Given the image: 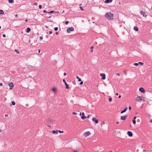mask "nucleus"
Masks as SVG:
<instances>
[{"label":"nucleus","mask_w":152,"mask_h":152,"mask_svg":"<svg viewBox=\"0 0 152 152\" xmlns=\"http://www.w3.org/2000/svg\"><path fill=\"white\" fill-rule=\"evenodd\" d=\"M105 16L108 19L112 20L113 19V15L110 12H107L105 14Z\"/></svg>","instance_id":"nucleus-1"},{"label":"nucleus","mask_w":152,"mask_h":152,"mask_svg":"<svg viewBox=\"0 0 152 152\" xmlns=\"http://www.w3.org/2000/svg\"><path fill=\"white\" fill-rule=\"evenodd\" d=\"M135 100L136 101L139 102H141L142 101H144V98L142 96H137Z\"/></svg>","instance_id":"nucleus-2"},{"label":"nucleus","mask_w":152,"mask_h":152,"mask_svg":"<svg viewBox=\"0 0 152 152\" xmlns=\"http://www.w3.org/2000/svg\"><path fill=\"white\" fill-rule=\"evenodd\" d=\"M74 30V28L72 27H69L67 30V31L68 33H70L71 31H73Z\"/></svg>","instance_id":"nucleus-3"},{"label":"nucleus","mask_w":152,"mask_h":152,"mask_svg":"<svg viewBox=\"0 0 152 152\" xmlns=\"http://www.w3.org/2000/svg\"><path fill=\"white\" fill-rule=\"evenodd\" d=\"M91 134V133L90 132L88 131L85 132L83 134V136L85 137H86Z\"/></svg>","instance_id":"nucleus-4"},{"label":"nucleus","mask_w":152,"mask_h":152,"mask_svg":"<svg viewBox=\"0 0 152 152\" xmlns=\"http://www.w3.org/2000/svg\"><path fill=\"white\" fill-rule=\"evenodd\" d=\"M63 81L64 82V83H65V85L66 86V88L67 89H68L69 88V87L68 86V84L66 82L65 80L64 79L63 80Z\"/></svg>","instance_id":"nucleus-5"},{"label":"nucleus","mask_w":152,"mask_h":152,"mask_svg":"<svg viewBox=\"0 0 152 152\" xmlns=\"http://www.w3.org/2000/svg\"><path fill=\"white\" fill-rule=\"evenodd\" d=\"M9 86H10V89L11 90L12 88L14 87V85L12 83H9Z\"/></svg>","instance_id":"nucleus-6"},{"label":"nucleus","mask_w":152,"mask_h":152,"mask_svg":"<svg viewBox=\"0 0 152 152\" xmlns=\"http://www.w3.org/2000/svg\"><path fill=\"white\" fill-rule=\"evenodd\" d=\"M100 75L102 77V79L104 80L105 79V75L104 74H101Z\"/></svg>","instance_id":"nucleus-7"},{"label":"nucleus","mask_w":152,"mask_h":152,"mask_svg":"<svg viewBox=\"0 0 152 152\" xmlns=\"http://www.w3.org/2000/svg\"><path fill=\"white\" fill-rule=\"evenodd\" d=\"M92 121H94L95 122V123H96V124H97L98 123V120H97L96 118H93L92 119Z\"/></svg>","instance_id":"nucleus-8"},{"label":"nucleus","mask_w":152,"mask_h":152,"mask_svg":"<svg viewBox=\"0 0 152 152\" xmlns=\"http://www.w3.org/2000/svg\"><path fill=\"white\" fill-rule=\"evenodd\" d=\"M127 117V115H126L125 116H121V119L122 120H124Z\"/></svg>","instance_id":"nucleus-9"},{"label":"nucleus","mask_w":152,"mask_h":152,"mask_svg":"<svg viewBox=\"0 0 152 152\" xmlns=\"http://www.w3.org/2000/svg\"><path fill=\"white\" fill-rule=\"evenodd\" d=\"M140 13L141 15H142L143 17H146L147 16V15L145 14V12L143 11H141L140 12Z\"/></svg>","instance_id":"nucleus-10"},{"label":"nucleus","mask_w":152,"mask_h":152,"mask_svg":"<svg viewBox=\"0 0 152 152\" xmlns=\"http://www.w3.org/2000/svg\"><path fill=\"white\" fill-rule=\"evenodd\" d=\"M127 134L130 137H131L132 136V135H133L132 133V132H131L130 131H128L127 132Z\"/></svg>","instance_id":"nucleus-11"},{"label":"nucleus","mask_w":152,"mask_h":152,"mask_svg":"<svg viewBox=\"0 0 152 152\" xmlns=\"http://www.w3.org/2000/svg\"><path fill=\"white\" fill-rule=\"evenodd\" d=\"M139 91H140V92H142V93H145V90H144V89L143 88H141H141H139Z\"/></svg>","instance_id":"nucleus-12"},{"label":"nucleus","mask_w":152,"mask_h":152,"mask_svg":"<svg viewBox=\"0 0 152 152\" xmlns=\"http://www.w3.org/2000/svg\"><path fill=\"white\" fill-rule=\"evenodd\" d=\"M127 108H126H126H124L123 110L121 112V114H122V113H124L127 110Z\"/></svg>","instance_id":"nucleus-13"},{"label":"nucleus","mask_w":152,"mask_h":152,"mask_svg":"<svg viewBox=\"0 0 152 152\" xmlns=\"http://www.w3.org/2000/svg\"><path fill=\"white\" fill-rule=\"evenodd\" d=\"M26 33H29L31 31V28H30L28 27L26 29Z\"/></svg>","instance_id":"nucleus-14"},{"label":"nucleus","mask_w":152,"mask_h":152,"mask_svg":"<svg viewBox=\"0 0 152 152\" xmlns=\"http://www.w3.org/2000/svg\"><path fill=\"white\" fill-rule=\"evenodd\" d=\"M82 116H81V118L82 119H84L85 118V115L83 113H82Z\"/></svg>","instance_id":"nucleus-15"},{"label":"nucleus","mask_w":152,"mask_h":152,"mask_svg":"<svg viewBox=\"0 0 152 152\" xmlns=\"http://www.w3.org/2000/svg\"><path fill=\"white\" fill-rule=\"evenodd\" d=\"M134 29L136 31H137L138 30V28L137 26H134Z\"/></svg>","instance_id":"nucleus-16"},{"label":"nucleus","mask_w":152,"mask_h":152,"mask_svg":"<svg viewBox=\"0 0 152 152\" xmlns=\"http://www.w3.org/2000/svg\"><path fill=\"white\" fill-rule=\"evenodd\" d=\"M8 2L10 3H12L14 2V0H8Z\"/></svg>","instance_id":"nucleus-17"},{"label":"nucleus","mask_w":152,"mask_h":152,"mask_svg":"<svg viewBox=\"0 0 152 152\" xmlns=\"http://www.w3.org/2000/svg\"><path fill=\"white\" fill-rule=\"evenodd\" d=\"M4 14V11L1 10H0V14Z\"/></svg>","instance_id":"nucleus-18"},{"label":"nucleus","mask_w":152,"mask_h":152,"mask_svg":"<svg viewBox=\"0 0 152 152\" xmlns=\"http://www.w3.org/2000/svg\"><path fill=\"white\" fill-rule=\"evenodd\" d=\"M52 133L53 134H55V133H57L58 131L57 130H56V131L53 130L52 131Z\"/></svg>","instance_id":"nucleus-19"},{"label":"nucleus","mask_w":152,"mask_h":152,"mask_svg":"<svg viewBox=\"0 0 152 152\" xmlns=\"http://www.w3.org/2000/svg\"><path fill=\"white\" fill-rule=\"evenodd\" d=\"M76 78L78 79V81H81V79L79 78L78 76H76Z\"/></svg>","instance_id":"nucleus-20"},{"label":"nucleus","mask_w":152,"mask_h":152,"mask_svg":"<svg viewBox=\"0 0 152 152\" xmlns=\"http://www.w3.org/2000/svg\"><path fill=\"white\" fill-rule=\"evenodd\" d=\"M15 51L17 54H19L20 53L16 49L15 50Z\"/></svg>","instance_id":"nucleus-21"},{"label":"nucleus","mask_w":152,"mask_h":152,"mask_svg":"<svg viewBox=\"0 0 152 152\" xmlns=\"http://www.w3.org/2000/svg\"><path fill=\"white\" fill-rule=\"evenodd\" d=\"M55 12V11H51L50 12H48V13H53Z\"/></svg>","instance_id":"nucleus-22"},{"label":"nucleus","mask_w":152,"mask_h":152,"mask_svg":"<svg viewBox=\"0 0 152 152\" xmlns=\"http://www.w3.org/2000/svg\"><path fill=\"white\" fill-rule=\"evenodd\" d=\"M105 3H108L109 2V0H106L105 1Z\"/></svg>","instance_id":"nucleus-23"},{"label":"nucleus","mask_w":152,"mask_h":152,"mask_svg":"<svg viewBox=\"0 0 152 152\" xmlns=\"http://www.w3.org/2000/svg\"><path fill=\"white\" fill-rule=\"evenodd\" d=\"M12 105H15V102H14V101H12Z\"/></svg>","instance_id":"nucleus-24"},{"label":"nucleus","mask_w":152,"mask_h":152,"mask_svg":"<svg viewBox=\"0 0 152 152\" xmlns=\"http://www.w3.org/2000/svg\"><path fill=\"white\" fill-rule=\"evenodd\" d=\"M108 100L110 102H111L112 101V98L111 97L109 98L108 99Z\"/></svg>","instance_id":"nucleus-25"},{"label":"nucleus","mask_w":152,"mask_h":152,"mask_svg":"<svg viewBox=\"0 0 152 152\" xmlns=\"http://www.w3.org/2000/svg\"><path fill=\"white\" fill-rule=\"evenodd\" d=\"M133 123L134 124H135L136 123V121L135 120H133L132 121Z\"/></svg>","instance_id":"nucleus-26"},{"label":"nucleus","mask_w":152,"mask_h":152,"mask_svg":"<svg viewBox=\"0 0 152 152\" xmlns=\"http://www.w3.org/2000/svg\"><path fill=\"white\" fill-rule=\"evenodd\" d=\"M54 30L55 31H57L58 30V28L57 27H55L54 28Z\"/></svg>","instance_id":"nucleus-27"},{"label":"nucleus","mask_w":152,"mask_h":152,"mask_svg":"<svg viewBox=\"0 0 152 152\" xmlns=\"http://www.w3.org/2000/svg\"><path fill=\"white\" fill-rule=\"evenodd\" d=\"M52 91L54 92L56 90V89L54 88H52Z\"/></svg>","instance_id":"nucleus-28"},{"label":"nucleus","mask_w":152,"mask_h":152,"mask_svg":"<svg viewBox=\"0 0 152 152\" xmlns=\"http://www.w3.org/2000/svg\"><path fill=\"white\" fill-rule=\"evenodd\" d=\"M89 118V115H88L87 116H86L85 117V118Z\"/></svg>","instance_id":"nucleus-29"},{"label":"nucleus","mask_w":152,"mask_h":152,"mask_svg":"<svg viewBox=\"0 0 152 152\" xmlns=\"http://www.w3.org/2000/svg\"><path fill=\"white\" fill-rule=\"evenodd\" d=\"M134 65H135V66H137L138 65V63H135L134 64Z\"/></svg>","instance_id":"nucleus-30"},{"label":"nucleus","mask_w":152,"mask_h":152,"mask_svg":"<svg viewBox=\"0 0 152 152\" xmlns=\"http://www.w3.org/2000/svg\"><path fill=\"white\" fill-rule=\"evenodd\" d=\"M80 9L81 10H82V11H83L84 10L83 9V7H80Z\"/></svg>","instance_id":"nucleus-31"},{"label":"nucleus","mask_w":152,"mask_h":152,"mask_svg":"<svg viewBox=\"0 0 152 152\" xmlns=\"http://www.w3.org/2000/svg\"><path fill=\"white\" fill-rule=\"evenodd\" d=\"M69 23V22L68 21H66L65 22V24L66 25H67Z\"/></svg>","instance_id":"nucleus-32"},{"label":"nucleus","mask_w":152,"mask_h":152,"mask_svg":"<svg viewBox=\"0 0 152 152\" xmlns=\"http://www.w3.org/2000/svg\"><path fill=\"white\" fill-rule=\"evenodd\" d=\"M138 64H141V65H142L143 64V63L142 62H139L138 63Z\"/></svg>","instance_id":"nucleus-33"},{"label":"nucleus","mask_w":152,"mask_h":152,"mask_svg":"<svg viewBox=\"0 0 152 152\" xmlns=\"http://www.w3.org/2000/svg\"><path fill=\"white\" fill-rule=\"evenodd\" d=\"M58 132L59 133H63L64 132L63 131H60V130H59L58 131Z\"/></svg>","instance_id":"nucleus-34"},{"label":"nucleus","mask_w":152,"mask_h":152,"mask_svg":"<svg viewBox=\"0 0 152 152\" xmlns=\"http://www.w3.org/2000/svg\"><path fill=\"white\" fill-rule=\"evenodd\" d=\"M43 38L42 37H39V39H40V40H42V39Z\"/></svg>","instance_id":"nucleus-35"},{"label":"nucleus","mask_w":152,"mask_h":152,"mask_svg":"<svg viewBox=\"0 0 152 152\" xmlns=\"http://www.w3.org/2000/svg\"><path fill=\"white\" fill-rule=\"evenodd\" d=\"M73 152H79V151L77 150H74Z\"/></svg>","instance_id":"nucleus-36"},{"label":"nucleus","mask_w":152,"mask_h":152,"mask_svg":"<svg viewBox=\"0 0 152 152\" xmlns=\"http://www.w3.org/2000/svg\"><path fill=\"white\" fill-rule=\"evenodd\" d=\"M81 82L80 83V84L81 85L83 84V82L82 81H81Z\"/></svg>","instance_id":"nucleus-37"},{"label":"nucleus","mask_w":152,"mask_h":152,"mask_svg":"<svg viewBox=\"0 0 152 152\" xmlns=\"http://www.w3.org/2000/svg\"><path fill=\"white\" fill-rule=\"evenodd\" d=\"M42 7V6L41 5H39V9H41Z\"/></svg>","instance_id":"nucleus-38"},{"label":"nucleus","mask_w":152,"mask_h":152,"mask_svg":"<svg viewBox=\"0 0 152 152\" xmlns=\"http://www.w3.org/2000/svg\"><path fill=\"white\" fill-rule=\"evenodd\" d=\"M43 12L44 13H48V12H47V11L46 10H44L43 11Z\"/></svg>","instance_id":"nucleus-39"},{"label":"nucleus","mask_w":152,"mask_h":152,"mask_svg":"<svg viewBox=\"0 0 152 152\" xmlns=\"http://www.w3.org/2000/svg\"><path fill=\"white\" fill-rule=\"evenodd\" d=\"M35 5L37 6V3L35 2L34 4Z\"/></svg>","instance_id":"nucleus-40"},{"label":"nucleus","mask_w":152,"mask_h":152,"mask_svg":"<svg viewBox=\"0 0 152 152\" xmlns=\"http://www.w3.org/2000/svg\"><path fill=\"white\" fill-rule=\"evenodd\" d=\"M90 49H92L94 48V47L93 46H91L90 48Z\"/></svg>","instance_id":"nucleus-41"},{"label":"nucleus","mask_w":152,"mask_h":152,"mask_svg":"<svg viewBox=\"0 0 152 152\" xmlns=\"http://www.w3.org/2000/svg\"><path fill=\"white\" fill-rule=\"evenodd\" d=\"M116 75L118 76H120V75L118 73H117L116 74Z\"/></svg>","instance_id":"nucleus-42"},{"label":"nucleus","mask_w":152,"mask_h":152,"mask_svg":"<svg viewBox=\"0 0 152 152\" xmlns=\"http://www.w3.org/2000/svg\"><path fill=\"white\" fill-rule=\"evenodd\" d=\"M49 33L50 34H52V32L51 31H49Z\"/></svg>","instance_id":"nucleus-43"},{"label":"nucleus","mask_w":152,"mask_h":152,"mask_svg":"<svg viewBox=\"0 0 152 152\" xmlns=\"http://www.w3.org/2000/svg\"><path fill=\"white\" fill-rule=\"evenodd\" d=\"M129 110H130L131 109V107L129 106Z\"/></svg>","instance_id":"nucleus-44"},{"label":"nucleus","mask_w":152,"mask_h":152,"mask_svg":"<svg viewBox=\"0 0 152 152\" xmlns=\"http://www.w3.org/2000/svg\"><path fill=\"white\" fill-rule=\"evenodd\" d=\"M64 76H66V73L65 72V73H64Z\"/></svg>","instance_id":"nucleus-45"},{"label":"nucleus","mask_w":152,"mask_h":152,"mask_svg":"<svg viewBox=\"0 0 152 152\" xmlns=\"http://www.w3.org/2000/svg\"><path fill=\"white\" fill-rule=\"evenodd\" d=\"M26 106L27 107H28V104H26Z\"/></svg>","instance_id":"nucleus-46"},{"label":"nucleus","mask_w":152,"mask_h":152,"mask_svg":"<svg viewBox=\"0 0 152 152\" xmlns=\"http://www.w3.org/2000/svg\"><path fill=\"white\" fill-rule=\"evenodd\" d=\"M3 37H6V35L5 34H4L3 35Z\"/></svg>","instance_id":"nucleus-47"},{"label":"nucleus","mask_w":152,"mask_h":152,"mask_svg":"<svg viewBox=\"0 0 152 152\" xmlns=\"http://www.w3.org/2000/svg\"><path fill=\"white\" fill-rule=\"evenodd\" d=\"M3 85V84L2 83H0V86H2Z\"/></svg>","instance_id":"nucleus-48"},{"label":"nucleus","mask_w":152,"mask_h":152,"mask_svg":"<svg viewBox=\"0 0 152 152\" xmlns=\"http://www.w3.org/2000/svg\"><path fill=\"white\" fill-rule=\"evenodd\" d=\"M76 114V113H75V112H73L72 113V114H73V115H75Z\"/></svg>","instance_id":"nucleus-49"},{"label":"nucleus","mask_w":152,"mask_h":152,"mask_svg":"<svg viewBox=\"0 0 152 152\" xmlns=\"http://www.w3.org/2000/svg\"><path fill=\"white\" fill-rule=\"evenodd\" d=\"M18 16V15L17 14H15V17H17Z\"/></svg>","instance_id":"nucleus-50"},{"label":"nucleus","mask_w":152,"mask_h":152,"mask_svg":"<svg viewBox=\"0 0 152 152\" xmlns=\"http://www.w3.org/2000/svg\"><path fill=\"white\" fill-rule=\"evenodd\" d=\"M5 116L6 117H8V115H7V114H6L5 115Z\"/></svg>","instance_id":"nucleus-51"},{"label":"nucleus","mask_w":152,"mask_h":152,"mask_svg":"<svg viewBox=\"0 0 152 152\" xmlns=\"http://www.w3.org/2000/svg\"><path fill=\"white\" fill-rule=\"evenodd\" d=\"M136 118V117L135 116L133 120H135Z\"/></svg>","instance_id":"nucleus-52"},{"label":"nucleus","mask_w":152,"mask_h":152,"mask_svg":"<svg viewBox=\"0 0 152 152\" xmlns=\"http://www.w3.org/2000/svg\"><path fill=\"white\" fill-rule=\"evenodd\" d=\"M105 124V123L104 122H103L102 123V124H103L104 125V124Z\"/></svg>","instance_id":"nucleus-53"},{"label":"nucleus","mask_w":152,"mask_h":152,"mask_svg":"<svg viewBox=\"0 0 152 152\" xmlns=\"http://www.w3.org/2000/svg\"><path fill=\"white\" fill-rule=\"evenodd\" d=\"M109 0V2H111L113 1V0Z\"/></svg>","instance_id":"nucleus-54"},{"label":"nucleus","mask_w":152,"mask_h":152,"mask_svg":"<svg viewBox=\"0 0 152 152\" xmlns=\"http://www.w3.org/2000/svg\"><path fill=\"white\" fill-rule=\"evenodd\" d=\"M150 122L151 123H152V119H151V120H150Z\"/></svg>","instance_id":"nucleus-55"},{"label":"nucleus","mask_w":152,"mask_h":152,"mask_svg":"<svg viewBox=\"0 0 152 152\" xmlns=\"http://www.w3.org/2000/svg\"><path fill=\"white\" fill-rule=\"evenodd\" d=\"M56 35H58V32H56Z\"/></svg>","instance_id":"nucleus-56"},{"label":"nucleus","mask_w":152,"mask_h":152,"mask_svg":"<svg viewBox=\"0 0 152 152\" xmlns=\"http://www.w3.org/2000/svg\"><path fill=\"white\" fill-rule=\"evenodd\" d=\"M90 51L92 53L93 52V50L92 49H91Z\"/></svg>","instance_id":"nucleus-57"},{"label":"nucleus","mask_w":152,"mask_h":152,"mask_svg":"<svg viewBox=\"0 0 152 152\" xmlns=\"http://www.w3.org/2000/svg\"><path fill=\"white\" fill-rule=\"evenodd\" d=\"M121 96L120 95H119V96H118V98H120L121 97Z\"/></svg>","instance_id":"nucleus-58"},{"label":"nucleus","mask_w":152,"mask_h":152,"mask_svg":"<svg viewBox=\"0 0 152 152\" xmlns=\"http://www.w3.org/2000/svg\"><path fill=\"white\" fill-rule=\"evenodd\" d=\"M40 50H38V53H40Z\"/></svg>","instance_id":"nucleus-59"},{"label":"nucleus","mask_w":152,"mask_h":152,"mask_svg":"<svg viewBox=\"0 0 152 152\" xmlns=\"http://www.w3.org/2000/svg\"><path fill=\"white\" fill-rule=\"evenodd\" d=\"M115 95H118V93H116L115 94Z\"/></svg>","instance_id":"nucleus-60"},{"label":"nucleus","mask_w":152,"mask_h":152,"mask_svg":"<svg viewBox=\"0 0 152 152\" xmlns=\"http://www.w3.org/2000/svg\"><path fill=\"white\" fill-rule=\"evenodd\" d=\"M45 27H46V28H48V26H45Z\"/></svg>","instance_id":"nucleus-61"},{"label":"nucleus","mask_w":152,"mask_h":152,"mask_svg":"<svg viewBox=\"0 0 152 152\" xmlns=\"http://www.w3.org/2000/svg\"><path fill=\"white\" fill-rule=\"evenodd\" d=\"M2 132V130H1V129H0V132Z\"/></svg>","instance_id":"nucleus-62"},{"label":"nucleus","mask_w":152,"mask_h":152,"mask_svg":"<svg viewBox=\"0 0 152 152\" xmlns=\"http://www.w3.org/2000/svg\"><path fill=\"white\" fill-rule=\"evenodd\" d=\"M145 150H143V152H145Z\"/></svg>","instance_id":"nucleus-63"},{"label":"nucleus","mask_w":152,"mask_h":152,"mask_svg":"<svg viewBox=\"0 0 152 152\" xmlns=\"http://www.w3.org/2000/svg\"><path fill=\"white\" fill-rule=\"evenodd\" d=\"M25 21H26V22H27V20H26H26H25Z\"/></svg>","instance_id":"nucleus-64"}]
</instances>
